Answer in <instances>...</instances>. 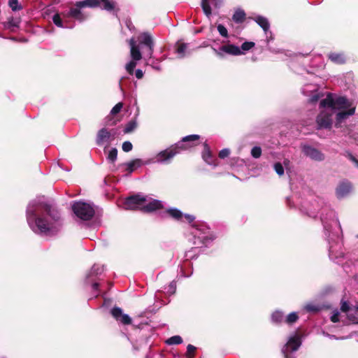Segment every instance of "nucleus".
<instances>
[{"mask_svg": "<svg viewBox=\"0 0 358 358\" xmlns=\"http://www.w3.org/2000/svg\"><path fill=\"white\" fill-rule=\"evenodd\" d=\"M328 58L334 64H343L346 62V57L343 52H330Z\"/></svg>", "mask_w": 358, "mask_h": 358, "instance_id": "obj_24", "label": "nucleus"}, {"mask_svg": "<svg viewBox=\"0 0 358 358\" xmlns=\"http://www.w3.org/2000/svg\"><path fill=\"white\" fill-rule=\"evenodd\" d=\"M117 150L115 148H113L110 150L108 153L107 159L111 162L114 163L117 160Z\"/></svg>", "mask_w": 358, "mask_h": 358, "instance_id": "obj_37", "label": "nucleus"}, {"mask_svg": "<svg viewBox=\"0 0 358 358\" xmlns=\"http://www.w3.org/2000/svg\"><path fill=\"white\" fill-rule=\"evenodd\" d=\"M132 148H133V145L130 141H127L122 143V149L124 152H129L132 150Z\"/></svg>", "mask_w": 358, "mask_h": 358, "instance_id": "obj_45", "label": "nucleus"}, {"mask_svg": "<svg viewBox=\"0 0 358 358\" xmlns=\"http://www.w3.org/2000/svg\"><path fill=\"white\" fill-rule=\"evenodd\" d=\"M137 127V122L136 120H133L129 121L125 128H124V132L125 133H129L134 131Z\"/></svg>", "mask_w": 358, "mask_h": 358, "instance_id": "obj_39", "label": "nucleus"}, {"mask_svg": "<svg viewBox=\"0 0 358 358\" xmlns=\"http://www.w3.org/2000/svg\"><path fill=\"white\" fill-rule=\"evenodd\" d=\"M180 153L176 145H172L169 148L159 152L154 157L146 160L143 164H169L171 159Z\"/></svg>", "mask_w": 358, "mask_h": 358, "instance_id": "obj_8", "label": "nucleus"}, {"mask_svg": "<svg viewBox=\"0 0 358 358\" xmlns=\"http://www.w3.org/2000/svg\"><path fill=\"white\" fill-rule=\"evenodd\" d=\"M8 5L13 11L22 9V6L19 3L18 0H9Z\"/></svg>", "mask_w": 358, "mask_h": 358, "instance_id": "obj_40", "label": "nucleus"}, {"mask_svg": "<svg viewBox=\"0 0 358 358\" xmlns=\"http://www.w3.org/2000/svg\"><path fill=\"white\" fill-rule=\"evenodd\" d=\"M26 217L31 230L40 236H55L60 231L64 224L58 209L41 199L29 203Z\"/></svg>", "mask_w": 358, "mask_h": 358, "instance_id": "obj_1", "label": "nucleus"}, {"mask_svg": "<svg viewBox=\"0 0 358 358\" xmlns=\"http://www.w3.org/2000/svg\"><path fill=\"white\" fill-rule=\"evenodd\" d=\"M130 46V56L131 59L139 61L142 59V54L140 50V47L136 44V41L134 38H131L129 41Z\"/></svg>", "mask_w": 358, "mask_h": 358, "instance_id": "obj_21", "label": "nucleus"}, {"mask_svg": "<svg viewBox=\"0 0 358 358\" xmlns=\"http://www.w3.org/2000/svg\"><path fill=\"white\" fill-rule=\"evenodd\" d=\"M112 140H113V135L106 128H102L97 132L96 143L99 146H101L105 143L108 145Z\"/></svg>", "mask_w": 358, "mask_h": 358, "instance_id": "obj_15", "label": "nucleus"}, {"mask_svg": "<svg viewBox=\"0 0 358 358\" xmlns=\"http://www.w3.org/2000/svg\"><path fill=\"white\" fill-rule=\"evenodd\" d=\"M192 50L189 48V43H186L178 41L176 43L175 52L178 55V58L182 59L191 55Z\"/></svg>", "mask_w": 358, "mask_h": 358, "instance_id": "obj_19", "label": "nucleus"}, {"mask_svg": "<svg viewBox=\"0 0 358 358\" xmlns=\"http://www.w3.org/2000/svg\"><path fill=\"white\" fill-rule=\"evenodd\" d=\"M145 324L147 325L148 324V322H145V323H143V322H141V323H138V324H134V326H136L138 327V328H143V325Z\"/></svg>", "mask_w": 358, "mask_h": 358, "instance_id": "obj_58", "label": "nucleus"}, {"mask_svg": "<svg viewBox=\"0 0 358 358\" xmlns=\"http://www.w3.org/2000/svg\"><path fill=\"white\" fill-rule=\"evenodd\" d=\"M274 170L278 176H282L284 174V167L280 162H277L273 166Z\"/></svg>", "mask_w": 358, "mask_h": 358, "instance_id": "obj_44", "label": "nucleus"}, {"mask_svg": "<svg viewBox=\"0 0 358 358\" xmlns=\"http://www.w3.org/2000/svg\"><path fill=\"white\" fill-rule=\"evenodd\" d=\"M209 1L213 5L215 8H220L222 4L223 0H202L201 1V6L204 13L206 16L210 17L212 12L211 8L209 4Z\"/></svg>", "mask_w": 358, "mask_h": 358, "instance_id": "obj_22", "label": "nucleus"}, {"mask_svg": "<svg viewBox=\"0 0 358 358\" xmlns=\"http://www.w3.org/2000/svg\"><path fill=\"white\" fill-rule=\"evenodd\" d=\"M139 38L141 43L145 45L148 48L145 57H148L149 59L152 58L154 50V43L152 36L147 32H144L141 34Z\"/></svg>", "mask_w": 358, "mask_h": 358, "instance_id": "obj_18", "label": "nucleus"}, {"mask_svg": "<svg viewBox=\"0 0 358 358\" xmlns=\"http://www.w3.org/2000/svg\"><path fill=\"white\" fill-rule=\"evenodd\" d=\"M166 290V294L169 296L173 295L175 294L176 291V283L175 281H172L170 282V284L168 285L167 287L164 288Z\"/></svg>", "mask_w": 358, "mask_h": 358, "instance_id": "obj_42", "label": "nucleus"}, {"mask_svg": "<svg viewBox=\"0 0 358 358\" xmlns=\"http://www.w3.org/2000/svg\"><path fill=\"white\" fill-rule=\"evenodd\" d=\"M255 43L252 41L244 42L241 47L234 44H226L222 45L218 49L213 48L214 52L220 57H224L225 55L238 56L245 55L248 51L255 47Z\"/></svg>", "mask_w": 358, "mask_h": 358, "instance_id": "obj_6", "label": "nucleus"}, {"mask_svg": "<svg viewBox=\"0 0 358 358\" xmlns=\"http://www.w3.org/2000/svg\"><path fill=\"white\" fill-rule=\"evenodd\" d=\"M99 286V285L97 282L92 283V289H93V292H94L95 296H97L99 294V292L98 290Z\"/></svg>", "mask_w": 358, "mask_h": 358, "instance_id": "obj_52", "label": "nucleus"}, {"mask_svg": "<svg viewBox=\"0 0 358 358\" xmlns=\"http://www.w3.org/2000/svg\"><path fill=\"white\" fill-rule=\"evenodd\" d=\"M271 322L274 325H282L285 324V315H271Z\"/></svg>", "mask_w": 358, "mask_h": 358, "instance_id": "obj_33", "label": "nucleus"}, {"mask_svg": "<svg viewBox=\"0 0 358 358\" xmlns=\"http://www.w3.org/2000/svg\"><path fill=\"white\" fill-rule=\"evenodd\" d=\"M115 320L121 324H129L131 323V319L129 315H113Z\"/></svg>", "mask_w": 358, "mask_h": 358, "instance_id": "obj_32", "label": "nucleus"}, {"mask_svg": "<svg viewBox=\"0 0 358 358\" xmlns=\"http://www.w3.org/2000/svg\"><path fill=\"white\" fill-rule=\"evenodd\" d=\"M346 136H348L350 138L353 139L356 143H358V133L352 132L351 131H348L346 134Z\"/></svg>", "mask_w": 358, "mask_h": 358, "instance_id": "obj_51", "label": "nucleus"}, {"mask_svg": "<svg viewBox=\"0 0 358 358\" xmlns=\"http://www.w3.org/2000/svg\"><path fill=\"white\" fill-rule=\"evenodd\" d=\"M153 68L157 69V70H160V67L158 66H153Z\"/></svg>", "mask_w": 358, "mask_h": 358, "instance_id": "obj_63", "label": "nucleus"}, {"mask_svg": "<svg viewBox=\"0 0 358 358\" xmlns=\"http://www.w3.org/2000/svg\"><path fill=\"white\" fill-rule=\"evenodd\" d=\"M71 208L76 217L80 220H90L95 214V210L91 203L77 201L72 203Z\"/></svg>", "mask_w": 358, "mask_h": 358, "instance_id": "obj_7", "label": "nucleus"}, {"mask_svg": "<svg viewBox=\"0 0 358 358\" xmlns=\"http://www.w3.org/2000/svg\"><path fill=\"white\" fill-rule=\"evenodd\" d=\"M217 31L219 32V34L223 36V37H227L228 36V31H227V29H226V27L220 24L217 25Z\"/></svg>", "mask_w": 358, "mask_h": 358, "instance_id": "obj_46", "label": "nucleus"}, {"mask_svg": "<svg viewBox=\"0 0 358 358\" xmlns=\"http://www.w3.org/2000/svg\"><path fill=\"white\" fill-rule=\"evenodd\" d=\"M254 21L262 28L266 34L269 31L270 23L268 19L262 15H257L253 18Z\"/></svg>", "mask_w": 358, "mask_h": 358, "instance_id": "obj_27", "label": "nucleus"}, {"mask_svg": "<svg viewBox=\"0 0 358 358\" xmlns=\"http://www.w3.org/2000/svg\"><path fill=\"white\" fill-rule=\"evenodd\" d=\"M273 313L278 314V313H281V312H280V311H278V310H276V311H275Z\"/></svg>", "mask_w": 358, "mask_h": 358, "instance_id": "obj_64", "label": "nucleus"}, {"mask_svg": "<svg viewBox=\"0 0 358 358\" xmlns=\"http://www.w3.org/2000/svg\"><path fill=\"white\" fill-rule=\"evenodd\" d=\"M352 189V184L348 180L341 181L336 189V194L338 199L347 196Z\"/></svg>", "mask_w": 358, "mask_h": 358, "instance_id": "obj_17", "label": "nucleus"}, {"mask_svg": "<svg viewBox=\"0 0 358 358\" xmlns=\"http://www.w3.org/2000/svg\"><path fill=\"white\" fill-rule=\"evenodd\" d=\"M182 343V338L180 336H173L166 341V343L169 345H178Z\"/></svg>", "mask_w": 358, "mask_h": 358, "instance_id": "obj_35", "label": "nucleus"}, {"mask_svg": "<svg viewBox=\"0 0 358 358\" xmlns=\"http://www.w3.org/2000/svg\"><path fill=\"white\" fill-rule=\"evenodd\" d=\"M123 107V104L122 103L120 102V103H117L115 106L113 107V108L111 109L110 110V114L111 115H116L117 114L120 110Z\"/></svg>", "mask_w": 358, "mask_h": 358, "instance_id": "obj_47", "label": "nucleus"}, {"mask_svg": "<svg viewBox=\"0 0 358 358\" xmlns=\"http://www.w3.org/2000/svg\"><path fill=\"white\" fill-rule=\"evenodd\" d=\"M143 163L141 159H135L128 162L123 163L120 165V166L124 169V171L128 173H131L134 172L137 168H139L142 166Z\"/></svg>", "mask_w": 358, "mask_h": 358, "instance_id": "obj_23", "label": "nucleus"}, {"mask_svg": "<svg viewBox=\"0 0 358 358\" xmlns=\"http://www.w3.org/2000/svg\"><path fill=\"white\" fill-rule=\"evenodd\" d=\"M330 320L333 323L342 322L343 325L358 324V315H331Z\"/></svg>", "mask_w": 358, "mask_h": 358, "instance_id": "obj_14", "label": "nucleus"}, {"mask_svg": "<svg viewBox=\"0 0 358 358\" xmlns=\"http://www.w3.org/2000/svg\"><path fill=\"white\" fill-rule=\"evenodd\" d=\"M332 313H336V314H338V313H339V311H338L337 309H336L335 310H334V311L332 312Z\"/></svg>", "mask_w": 358, "mask_h": 358, "instance_id": "obj_62", "label": "nucleus"}, {"mask_svg": "<svg viewBox=\"0 0 358 358\" xmlns=\"http://www.w3.org/2000/svg\"><path fill=\"white\" fill-rule=\"evenodd\" d=\"M350 310V305L348 303V301H344V300H341V310L344 312V313H346V312L349 311Z\"/></svg>", "mask_w": 358, "mask_h": 358, "instance_id": "obj_49", "label": "nucleus"}, {"mask_svg": "<svg viewBox=\"0 0 358 358\" xmlns=\"http://www.w3.org/2000/svg\"><path fill=\"white\" fill-rule=\"evenodd\" d=\"M356 166L358 167V159H355V162H353Z\"/></svg>", "mask_w": 358, "mask_h": 358, "instance_id": "obj_60", "label": "nucleus"}, {"mask_svg": "<svg viewBox=\"0 0 358 358\" xmlns=\"http://www.w3.org/2000/svg\"><path fill=\"white\" fill-rule=\"evenodd\" d=\"M319 210H321L320 219L329 244V258L336 263H340L344 257V253L342 250V241L340 236L341 227L338 219L335 212L324 203L322 199L315 201L309 208L305 210V213L310 217H315Z\"/></svg>", "mask_w": 358, "mask_h": 358, "instance_id": "obj_2", "label": "nucleus"}, {"mask_svg": "<svg viewBox=\"0 0 358 358\" xmlns=\"http://www.w3.org/2000/svg\"><path fill=\"white\" fill-rule=\"evenodd\" d=\"M110 313L116 314V313H122V310L120 308L115 306L110 310Z\"/></svg>", "mask_w": 358, "mask_h": 358, "instance_id": "obj_55", "label": "nucleus"}, {"mask_svg": "<svg viewBox=\"0 0 358 358\" xmlns=\"http://www.w3.org/2000/svg\"><path fill=\"white\" fill-rule=\"evenodd\" d=\"M311 87H313V90L311 91H313V93L308 96H310L308 101L310 103H316L320 99L322 94L320 92H318L317 87L316 85H311Z\"/></svg>", "mask_w": 358, "mask_h": 358, "instance_id": "obj_31", "label": "nucleus"}, {"mask_svg": "<svg viewBox=\"0 0 358 358\" xmlns=\"http://www.w3.org/2000/svg\"><path fill=\"white\" fill-rule=\"evenodd\" d=\"M230 154V150L228 148L222 149L219 152V157L221 159H224L225 157H228Z\"/></svg>", "mask_w": 358, "mask_h": 358, "instance_id": "obj_50", "label": "nucleus"}, {"mask_svg": "<svg viewBox=\"0 0 358 358\" xmlns=\"http://www.w3.org/2000/svg\"><path fill=\"white\" fill-rule=\"evenodd\" d=\"M316 122L319 129H330L333 124V115L335 113L330 108H321Z\"/></svg>", "mask_w": 358, "mask_h": 358, "instance_id": "obj_9", "label": "nucleus"}, {"mask_svg": "<svg viewBox=\"0 0 358 358\" xmlns=\"http://www.w3.org/2000/svg\"><path fill=\"white\" fill-rule=\"evenodd\" d=\"M322 310V306L319 303H315L313 302L308 303L303 308V310L306 312H318Z\"/></svg>", "mask_w": 358, "mask_h": 358, "instance_id": "obj_30", "label": "nucleus"}, {"mask_svg": "<svg viewBox=\"0 0 358 358\" xmlns=\"http://www.w3.org/2000/svg\"><path fill=\"white\" fill-rule=\"evenodd\" d=\"M356 107H352L348 110H342L336 113L335 115L334 125L336 128H341L342 123L346 120L349 117L355 113Z\"/></svg>", "mask_w": 358, "mask_h": 358, "instance_id": "obj_16", "label": "nucleus"}, {"mask_svg": "<svg viewBox=\"0 0 358 358\" xmlns=\"http://www.w3.org/2000/svg\"><path fill=\"white\" fill-rule=\"evenodd\" d=\"M301 345V340L299 336L295 334L289 337L287 343L282 349L285 358H294L292 353L296 351Z\"/></svg>", "mask_w": 358, "mask_h": 358, "instance_id": "obj_10", "label": "nucleus"}, {"mask_svg": "<svg viewBox=\"0 0 358 358\" xmlns=\"http://www.w3.org/2000/svg\"><path fill=\"white\" fill-rule=\"evenodd\" d=\"M311 85H313L312 84H310V85H305L303 88H302V93L305 95V96H309L312 93H313V91H311L313 90V87H311Z\"/></svg>", "mask_w": 358, "mask_h": 358, "instance_id": "obj_48", "label": "nucleus"}, {"mask_svg": "<svg viewBox=\"0 0 358 358\" xmlns=\"http://www.w3.org/2000/svg\"><path fill=\"white\" fill-rule=\"evenodd\" d=\"M320 107L330 108L335 113L336 110H345L356 106L345 96H337L332 94H328L326 98L320 101Z\"/></svg>", "mask_w": 358, "mask_h": 358, "instance_id": "obj_5", "label": "nucleus"}, {"mask_svg": "<svg viewBox=\"0 0 358 358\" xmlns=\"http://www.w3.org/2000/svg\"><path fill=\"white\" fill-rule=\"evenodd\" d=\"M110 302H111V301H110V300H106V299H105V300H104V303H103V307L109 306H110Z\"/></svg>", "mask_w": 358, "mask_h": 358, "instance_id": "obj_59", "label": "nucleus"}, {"mask_svg": "<svg viewBox=\"0 0 358 358\" xmlns=\"http://www.w3.org/2000/svg\"><path fill=\"white\" fill-rule=\"evenodd\" d=\"M196 350V348L191 345V344H189L187 347V354H192V353H194V351Z\"/></svg>", "mask_w": 358, "mask_h": 358, "instance_id": "obj_54", "label": "nucleus"}, {"mask_svg": "<svg viewBox=\"0 0 358 358\" xmlns=\"http://www.w3.org/2000/svg\"><path fill=\"white\" fill-rule=\"evenodd\" d=\"M135 76L138 79H141L143 77V72L141 69H137L135 71Z\"/></svg>", "mask_w": 358, "mask_h": 358, "instance_id": "obj_56", "label": "nucleus"}, {"mask_svg": "<svg viewBox=\"0 0 358 358\" xmlns=\"http://www.w3.org/2000/svg\"><path fill=\"white\" fill-rule=\"evenodd\" d=\"M160 297H161V293H160V292H157L155 294V299H156L157 301H156V303L154 305V308L150 310V313L152 311H157L161 305H164L167 303L166 301L159 302L158 301L160 300Z\"/></svg>", "mask_w": 358, "mask_h": 358, "instance_id": "obj_41", "label": "nucleus"}, {"mask_svg": "<svg viewBox=\"0 0 358 358\" xmlns=\"http://www.w3.org/2000/svg\"><path fill=\"white\" fill-rule=\"evenodd\" d=\"M137 60H133L131 59L130 62H129L126 66L125 69L127 71V73L130 75H133L134 69L137 65Z\"/></svg>", "mask_w": 358, "mask_h": 358, "instance_id": "obj_38", "label": "nucleus"}, {"mask_svg": "<svg viewBox=\"0 0 358 358\" xmlns=\"http://www.w3.org/2000/svg\"><path fill=\"white\" fill-rule=\"evenodd\" d=\"M101 3H103V6L101 8L107 11H111L115 8V3L109 0H83L76 1L75 7L71 8L66 16L82 22L87 19L88 15L84 13L81 9L85 7L96 8L101 6Z\"/></svg>", "mask_w": 358, "mask_h": 358, "instance_id": "obj_4", "label": "nucleus"}, {"mask_svg": "<svg viewBox=\"0 0 358 358\" xmlns=\"http://www.w3.org/2000/svg\"><path fill=\"white\" fill-rule=\"evenodd\" d=\"M202 158L209 165L216 166L217 164L214 162V159L213 158L210 147L207 143H204L203 145V150L202 152Z\"/></svg>", "mask_w": 358, "mask_h": 358, "instance_id": "obj_25", "label": "nucleus"}, {"mask_svg": "<svg viewBox=\"0 0 358 358\" xmlns=\"http://www.w3.org/2000/svg\"><path fill=\"white\" fill-rule=\"evenodd\" d=\"M262 155V149L259 146H255L254 148H252V149L251 150V155L254 157V158H259Z\"/></svg>", "mask_w": 358, "mask_h": 358, "instance_id": "obj_43", "label": "nucleus"}, {"mask_svg": "<svg viewBox=\"0 0 358 358\" xmlns=\"http://www.w3.org/2000/svg\"><path fill=\"white\" fill-rule=\"evenodd\" d=\"M52 22L57 27L60 28H72V27L64 25V22L59 13H56L52 16Z\"/></svg>", "mask_w": 358, "mask_h": 358, "instance_id": "obj_34", "label": "nucleus"}, {"mask_svg": "<svg viewBox=\"0 0 358 358\" xmlns=\"http://www.w3.org/2000/svg\"><path fill=\"white\" fill-rule=\"evenodd\" d=\"M124 205L125 209H140L146 213H151L163 208V203L161 201L153 199L141 193L127 198Z\"/></svg>", "mask_w": 358, "mask_h": 358, "instance_id": "obj_3", "label": "nucleus"}, {"mask_svg": "<svg viewBox=\"0 0 358 358\" xmlns=\"http://www.w3.org/2000/svg\"><path fill=\"white\" fill-rule=\"evenodd\" d=\"M200 138V136L197 134H191L183 137L180 141L176 143V147L180 150V152L183 150H187L195 146L196 142Z\"/></svg>", "mask_w": 358, "mask_h": 358, "instance_id": "obj_12", "label": "nucleus"}, {"mask_svg": "<svg viewBox=\"0 0 358 358\" xmlns=\"http://www.w3.org/2000/svg\"><path fill=\"white\" fill-rule=\"evenodd\" d=\"M193 234L195 238H197L206 247L215 239L214 235L208 228L196 229Z\"/></svg>", "mask_w": 358, "mask_h": 358, "instance_id": "obj_13", "label": "nucleus"}, {"mask_svg": "<svg viewBox=\"0 0 358 358\" xmlns=\"http://www.w3.org/2000/svg\"><path fill=\"white\" fill-rule=\"evenodd\" d=\"M356 166L358 167V159H355V162H353Z\"/></svg>", "mask_w": 358, "mask_h": 358, "instance_id": "obj_61", "label": "nucleus"}, {"mask_svg": "<svg viewBox=\"0 0 358 358\" xmlns=\"http://www.w3.org/2000/svg\"><path fill=\"white\" fill-rule=\"evenodd\" d=\"M350 161L355 162L356 157L349 151H346L344 154Z\"/></svg>", "mask_w": 358, "mask_h": 358, "instance_id": "obj_53", "label": "nucleus"}, {"mask_svg": "<svg viewBox=\"0 0 358 358\" xmlns=\"http://www.w3.org/2000/svg\"><path fill=\"white\" fill-rule=\"evenodd\" d=\"M167 213L171 217L177 220H183V219H185L188 223H191L195 219L193 215L189 214H183L178 208H170L167 210Z\"/></svg>", "mask_w": 358, "mask_h": 358, "instance_id": "obj_20", "label": "nucleus"}, {"mask_svg": "<svg viewBox=\"0 0 358 358\" xmlns=\"http://www.w3.org/2000/svg\"><path fill=\"white\" fill-rule=\"evenodd\" d=\"M322 334L324 336H327V337H329L330 338H334V339H338L337 337H336V336L334 335H330L329 334L325 332V331H322Z\"/></svg>", "mask_w": 358, "mask_h": 358, "instance_id": "obj_57", "label": "nucleus"}, {"mask_svg": "<svg viewBox=\"0 0 358 358\" xmlns=\"http://www.w3.org/2000/svg\"><path fill=\"white\" fill-rule=\"evenodd\" d=\"M245 16L246 15L244 10L241 8H238L235 10L232 16V20L234 22L237 24H241L245 21Z\"/></svg>", "mask_w": 358, "mask_h": 358, "instance_id": "obj_28", "label": "nucleus"}, {"mask_svg": "<svg viewBox=\"0 0 358 358\" xmlns=\"http://www.w3.org/2000/svg\"><path fill=\"white\" fill-rule=\"evenodd\" d=\"M301 150L303 155L315 162H322L325 159V155L318 149L310 145L304 144L301 145Z\"/></svg>", "mask_w": 358, "mask_h": 358, "instance_id": "obj_11", "label": "nucleus"}, {"mask_svg": "<svg viewBox=\"0 0 358 358\" xmlns=\"http://www.w3.org/2000/svg\"><path fill=\"white\" fill-rule=\"evenodd\" d=\"M299 320L298 315H285V324L291 326Z\"/></svg>", "mask_w": 358, "mask_h": 358, "instance_id": "obj_36", "label": "nucleus"}, {"mask_svg": "<svg viewBox=\"0 0 358 358\" xmlns=\"http://www.w3.org/2000/svg\"><path fill=\"white\" fill-rule=\"evenodd\" d=\"M104 271V266L99 264H94L86 278L89 282L93 281V278L101 275Z\"/></svg>", "mask_w": 358, "mask_h": 358, "instance_id": "obj_26", "label": "nucleus"}, {"mask_svg": "<svg viewBox=\"0 0 358 358\" xmlns=\"http://www.w3.org/2000/svg\"><path fill=\"white\" fill-rule=\"evenodd\" d=\"M20 23V19L18 17H10L8 21L5 23V27L11 31H14L15 29L17 28Z\"/></svg>", "mask_w": 358, "mask_h": 358, "instance_id": "obj_29", "label": "nucleus"}]
</instances>
